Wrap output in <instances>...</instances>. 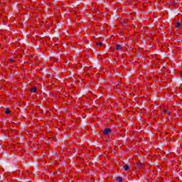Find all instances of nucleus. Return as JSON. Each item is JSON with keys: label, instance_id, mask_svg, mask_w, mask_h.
<instances>
[{"label": "nucleus", "instance_id": "obj_4", "mask_svg": "<svg viewBox=\"0 0 182 182\" xmlns=\"http://www.w3.org/2000/svg\"><path fill=\"white\" fill-rule=\"evenodd\" d=\"M114 49H115V50H120L121 52H122V50H123V48L120 45H119V44H117L114 47Z\"/></svg>", "mask_w": 182, "mask_h": 182}, {"label": "nucleus", "instance_id": "obj_3", "mask_svg": "<svg viewBox=\"0 0 182 182\" xmlns=\"http://www.w3.org/2000/svg\"><path fill=\"white\" fill-rule=\"evenodd\" d=\"M37 91H38V87L35 86L31 87V88H30L31 93H36Z\"/></svg>", "mask_w": 182, "mask_h": 182}, {"label": "nucleus", "instance_id": "obj_9", "mask_svg": "<svg viewBox=\"0 0 182 182\" xmlns=\"http://www.w3.org/2000/svg\"><path fill=\"white\" fill-rule=\"evenodd\" d=\"M102 46H103V43L102 42L97 43V46L98 48H102Z\"/></svg>", "mask_w": 182, "mask_h": 182}, {"label": "nucleus", "instance_id": "obj_6", "mask_svg": "<svg viewBox=\"0 0 182 182\" xmlns=\"http://www.w3.org/2000/svg\"><path fill=\"white\" fill-rule=\"evenodd\" d=\"M123 168L125 171H129V170H130V167L127 164L124 165Z\"/></svg>", "mask_w": 182, "mask_h": 182}, {"label": "nucleus", "instance_id": "obj_5", "mask_svg": "<svg viewBox=\"0 0 182 182\" xmlns=\"http://www.w3.org/2000/svg\"><path fill=\"white\" fill-rule=\"evenodd\" d=\"M164 113H165V114H168V116H170V114H171V111L167 109H164Z\"/></svg>", "mask_w": 182, "mask_h": 182}, {"label": "nucleus", "instance_id": "obj_10", "mask_svg": "<svg viewBox=\"0 0 182 182\" xmlns=\"http://www.w3.org/2000/svg\"><path fill=\"white\" fill-rule=\"evenodd\" d=\"M14 62H15V60L13 58L9 60V63H13Z\"/></svg>", "mask_w": 182, "mask_h": 182}, {"label": "nucleus", "instance_id": "obj_7", "mask_svg": "<svg viewBox=\"0 0 182 182\" xmlns=\"http://www.w3.org/2000/svg\"><path fill=\"white\" fill-rule=\"evenodd\" d=\"M5 113L6 114H11V109H9V108H6Z\"/></svg>", "mask_w": 182, "mask_h": 182}, {"label": "nucleus", "instance_id": "obj_1", "mask_svg": "<svg viewBox=\"0 0 182 182\" xmlns=\"http://www.w3.org/2000/svg\"><path fill=\"white\" fill-rule=\"evenodd\" d=\"M102 133L105 136H109L110 134H112V129L105 128L103 129Z\"/></svg>", "mask_w": 182, "mask_h": 182}, {"label": "nucleus", "instance_id": "obj_8", "mask_svg": "<svg viewBox=\"0 0 182 182\" xmlns=\"http://www.w3.org/2000/svg\"><path fill=\"white\" fill-rule=\"evenodd\" d=\"M117 181L123 182V178L120 176L117 177Z\"/></svg>", "mask_w": 182, "mask_h": 182}, {"label": "nucleus", "instance_id": "obj_2", "mask_svg": "<svg viewBox=\"0 0 182 182\" xmlns=\"http://www.w3.org/2000/svg\"><path fill=\"white\" fill-rule=\"evenodd\" d=\"M175 28L178 31L182 28L181 22L175 23Z\"/></svg>", "mask_w": 182, "mask_h": 182}]
</instances>
